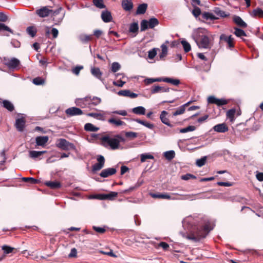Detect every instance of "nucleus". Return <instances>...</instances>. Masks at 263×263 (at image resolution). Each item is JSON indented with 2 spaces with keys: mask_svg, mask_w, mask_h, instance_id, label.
<instances>
[{
  "mask_svg": "<svg viewBox=\"0 0 263 263\" xmlns=\"http://www.w3.org/2000/svg\"><path fill=\"white\" fill-rule=\"evenodd\" d=\"M147 8V4L143 3L142 4L139 5L137 9L136 14H144L146 11Z\"/></svg>",
  "mask_w": 263,
  "mask_h": 263,
  "instance_id": "28",
  "label": "nucleus"
},
{
  "mask_svg": "<svg viewBox=\"0 0 263 263\" xmlns=\"http://www.w3.org/2000/svg\"><path fill=\"white\" fill-rule=\"evenodd\" d=\"M175 156V153L174 151H167L164 153V157L168 160H171Z\"/></svg>",
  "mask_w": 263,
  "mask_h": 263,
  "instance_id": "44",
  "label": "nucleus"
},
{
  "mask_svg": "<svg viewBox=\"0 0 263 263\" xmlns=\"http://www.w3.org/2000/svg\"><path fill=\"white\" fill-rule=\"evenodd\" d=\"M234 34L238 37L246 36V32L241 29L238 28H235Z\"/></svg>",
  "mask_w": 263,
  "mask_h": 263,
  "instance_id": "45",
  "label": "nucleus"
},
{
  "mask_svg": "<svg viewBox=\"0 0 263 263\" xmlns=\"http://www.w3.org/2000/svg\"><path fill=\"white\" fill-rule=\"evenodd\" d=\"M118 95L121 96L127 97L133 99L136 98L138 96V94L133 92L128 89L120 90L118 91Z\"/></svg>",
  "mask_w": 263,
  "mask_h": 263,
  "instance_id": "14",
  "label": "nucleus"
},
{
  "mask_svg": "<svg viewBox=\"0 0 263 263\" xmlns=\"http://www.w3.org/2000/svg\"><path fill=\"white\" fill-rule=\"evenodd\" d=\"M170 91V88L154 85L151 88L152 94H155L161 92H168Z\"/></svg>",
  "mask_w": 263,
  "mask_h": 263,
  "instance_id": "9",
  "label": "nucleus"
},
{
  "mask_svg": "<svg viewBox=\"0 0 263 263\" xmlns=\"http://www.w3.org/2000/svg\"><path fill=\"white\" fill-rule=\"evenodd\" d=\"M83 68V66H77L72 69V72L76 75H78L81 70Z\"/></svg>",
  "mask_w": 263,
  "mask_h": 263,
  "instance_id": "61",
  "label": "nucleus"
},
{
  "mask_svg": "<svg viewBox=\"0 0 263 263\" xmlns=\"http://www.w3.org/2000/svg\"><path fill=\"white\" fill-rule=\"evenodd\" d=\"M236 113V110L234 108L229 110L226 114L227 117L230 119L231 121L234 120V116Z\"/></svg>",
  "mask_w": 263,
  "mask_h": 263,
  "instance_id": "41",
  "label": "nucleus"
},
{
  "mask_svg": "<svg viewBox=\"0 0 263 263\" xmlns=\"http://www.w3.org/2000/svg\"><path fill=\"white\" fill-rule=\"evenodd\" d=\"M148 27L149 28L153 29L155 26H157L159 22L157 18L155 17L151 18L148 21Z\"/></svg>",
  "mask_w": 263,
  "mask_h": 263,
  "instance_id": "35",
  "label": "nucleus"
},
{
  "mask_svg": "<svg viewBox=\"0 0 263 263\" xmlns=\"http://www.w3.org/2000/svg\"><path fill=\"white\" fill-rule=\"evenodd\" d=\"M213 129L218 133H226L228 131V127L225 123L218 124L215 125Z\"/></svg>",
  "mask_w": 263,
  "mask_h": 263,
  "instance_id": "15",
  "label": "nucleus"
},
{
  "mask_svg": "<svg viewBox=\"0 0 263 263\" xmlns=\"http://www.w3.org/2000/svg\"><path fill=\"white\" fill-rule=\"evenodd\" d=\"M84 129L87 132H97L99 128L96 127L91 123H86L84 126Z\"/></svg>",
  "mask_w": 263,
  "mask_h": 263,
  "instance_id": "32",
  "label": "nucleus"
},
{
  "mask_svg": "<svg viewBox=\"0 0 263 263\" xmlns=\"http://www.w3.org/2000/svg\"><path fill=\"white\" fill-rule=\"evenodd\" d=\"M125 139L119 135L116 136V138H110L108 136H104L101 138V142L104 146H106V144L110 146L112 149L118 148L120 142H124Z\"/></svg>",
  "mask_w": 263,
  "mask_h": 263,
  "instance_id": "2",
  "label": "nucleus"
},
{
  "mask_svg": "<svg viewBox=\"0 0 263 263\" xmlns=\"http://www.w3.org/2000/svg\"><path fill=\"white\" fill-rule=\"evenodd\" d=\"M161 52L159 54V58L161 60H164V58L167 54L168 48L166 45L164 44L161 46Z\"/></svg>",
  "mask_w": 263,
  "mask_h": 263,
  "instance_id": "26",
  "label": "nucleus"
},
{
  "mask_svg": "<svg viewBox=\"0 0 263 263\" xmlns=\"http://www.w3.org/2000/svg\"><path fill=\"white\" fill-rule=\"evenodd\" d=\"M208 102L209 104H216L218 106H221L227 104L229 101L224 99H218L213 96H211L208 98Z\"/></svg>",
  "mask_w": 263,
  "mask_h": 263,
  "instance_id": "6",
  "label": "nucleus"
},
{
  "mask_svg": "<svg viewBox=\"0 0 263 263\" xmlns=\"http://www.w3.org/2000/svg\"><path fill=\"white\" fill-rule=\"evenodd\" d=\"M214 13L218 16L221 17H226L229 15V14H226V12L220 9L219 8H215L214 10Z\"/></svg>",
  "mask_w": 263,
  "mask_h": 263,
  "instance_id": "40",
  "label": "nucleus"
},
{
  "mask_svg": "<svg viewBox=\"0 0 263 263\" xmlns=\"http://www.w3.org/2000/svg\"><path fill=\"white\" fill-rule=\"evenodd\" d=\"M252 15L254 17H263V11L261 9L257 8L252 11Z\"/></svg>",
  "mask_w": 263,
  "mask_h": 263,
  "instance_id": "42",
  "label": "nucleus"
},
{
  "mask_svg": "<svg viewBox=\"0 0 263 263\" xmlns=\"http://www.w3.org/2000/svg\"><path fill=\"white\" fill-rule=\"evenodd\" d=\"M47 152L46 151H30L29 152V156L30 158L33 159H35L39 158L44 154H45Z\"/></svg>",
  "mask_w": 263,
  "mask_h": 263,
  "instance_id": "25",
  "label": "nucleus"
},
{
  "mask_svg": "<svg viewBox=\"0 0 263 263\" xmlns=\"http://www.w3.org/2000/svg\"><path fill=\"white\" fill-rule=\"evenodd\" d=\"M181 43L183 46L185 52H188L191 50V45L187 42H186V41H182L181 42Z\"/></svg>",
  "mask_w": 263,
  "mask_h": 263,
  "instance_id": "49",
  "label": "nucleus"
},
{
  "mask_svg": "<svg viewBox=\"0 0 263 263\" xmlns=\"http://www.w3.org/2000/svg\"><path fill=\"white\" fill-rule=\"evenodd\" d=\"M134 121H135L136 122L141 124L145 127L149 128V129H153L154 127V125L153 124L147 122L145 121L140 120L139 119H135Z\"/></svg>",
  "mask_w": 263,
  "mask_h": 263,
  "instance_id": "37",
  "label": "nucleus"
},
{
  "mask_svg": "<svg viewBox=\"0 0 263 263\" xmlns=\"http://www.w3.org/2000/svg\"><path fill=\"white\" fill-rule=\"evenodd\" d=\"M195 129H196L195 126H193V125H190L185 128H181L180 130V132L181 133H187L189 132L194 131L195 130Z\"/></svg>",
  "mask_w": 263,
  "mask_h": 263,
  "instance_id": "52",
  "label": "nucleus"
},
{
  "mask_svg": "<svg viewBox=\"0 0 263 263\" xmlns=\"http://www.w3.org/2000/svg\"><path fill=\"white\" fill-rule=\"evenodd\" d=\"M22 180L25 182H28L31 184H36L40 182V181L32 177H23Z\"/></svg>",
  "mask_w": 263,
  "mask_h": 263,
  "instance_id": "39",
  "label": "nucleus"
},
{
  "mask_svg": "<svg viewBox=\"0 0 263 263\" xmlns=\"http://www.w3.org/2000/svg\"><path fill=\"white\" fill-rule=\"evenodd\" d=\"M121 68L120 65L117 62H114L111 65V71L116 72Z\"/></svg>",
  "mask_w": 263,
  "mask_h": 263,
  "instance_id": "57",
  "label": "nucleus"
},
{
  "mask_svg": "<svg viewBox=\"0 0 263 263\" xmlns=\"http://www.w3.org/2000/svg\"><path fill=\"white\" fill-rule=\"evenodd\" d=\"M92 3L93 5L98 8L104 9L106 8V6L104 4V0H93Z\"/></svg>",
  "mask_w": 263,
  "mask_h": 263,
  "instance_id": "36",
  "label": "nucleus"
},
{
  "mask_svg": "<svg viewBox=\"0 0 263 263\" xmlns=\"http://www.w3.org/2000/svg\"><path fill=\"white\" fill-rule=\"evenodd\" d=\"M101 102V98L97 97H91L90 96L79 99L77 101V104L82 108L86 107L87 105L88 107H90L91 105L96 106L100 104Z\"/></svg>",
  "mask_w": 263,
  "mask_h": 263,
  "instance_id": "3",
  "label": "nucleus"
},
{
  "mask_svg": "<svg viewBox=\"0 0 263 263\" xmlns=\"http://www.w3.org/2000/svg\"><path fill=\"white\" fill-rule=\"evenodd\" d=\"M33 83L36 85H42L44 84L45 80L41 77H36L33 79Z\"/></svg>",
  "mask_w": 263,
  "mask_h": 263,
  "instance_id": "55",
  "label": "nucleus"
},
{
  "mask_svg": "<svg viewBox=\"0 0 263 263\" xmlns=\"http://www.w3.org/2000/svg\"><path fill=\"white\" fill-rule=\"evenodd\" d=\"M139 26L138 22L131 23L129 27V32L134 34L133 36H135L138 32Z\"/></svg>",
  "mask_w": 263,
  "mask_h": 263,
  "instance_id": "24",
  "label": "nucleus"
},
{
  "mask_svg": "<svg viewBox=\"0 0 263 263\" xmlns=\"http://www.w3.org/2000/svg\"><path fill=\"white\" fill-rule=\"evenodd\" d=\"M149 28L148 21L143 20L140 24V30L141 31H144Z\"/></svg>",
  "mask_w": 263,
  "mask_h": 263,
  "instance_id": "46",
  "label": "nucleus"
},
{
  "mask_svg": "<svg viewBox=\"0 0 263 263\" xmlns=\"http://www.w3.org/2000/svg\"><path fill=\"white\" fill-rule=\"evenodd\" d=\"M92 229L99 234H103L106 232V229L104 228L93 226Z\"/></svg>",
  "mask_w": 263,
  "mask_h": 263,
  "instance_id": "59",
  "label": "nucleus"
},
{
  "mask_svg": "<svg viewBox=\"0 0 263 263\" xmlns=\"http://www.w3.org/2000/svg\"><path fill=\"white\" fill-rule=\"evenodd\" d=\"M80 39L83 42H87L92 40V37L91 35H84L81 36Z\"/></svg>",
  "mask_w": 263,
  "mask_h": 263,
  "instance_id": "64",
  "label": "nucleus"
},
{
  "mask_svg": "<svg viewBox=\"0 0 263 263\" xmlns=\"http://www.w3.org/2000/svg\"><path fill=\"white\" fill-rule=\"evenodd\" d=\"M101 18L105 23L110 22L112 20V16L109 11H103L101 13Z\"/></svg>",
  "mask_w": 263,
  "mask_h": 263,
  "instance_id": "21",
  "label": "nucleus"
},
{
  "mask_svg": "<svg viewBox=\"0 0 263 263\" xmlns=\"http://www.w3.org/2000/svg\"><path fill=\"white\" fill-rule=\"evenodd\" d=\"M143 183V180H138L137 182L135 184L134 186L130 187L128 189L124 190L123 192L124 193H129L132 192L135 190H136L138 187H139Z\"/></svg>",
  "mask_w": 263,
  "mask_h": 263,
  "instance_id": "29",
  "label": "nucleus"
},
{
  "mask_svg": "<svg viewBox=\"0 0 263 263\" xmlns=\"http://www.w3.org/2000/svg\"><path fill=\"white\" fill-rule=\"evenodd\" d=\"M65 113L67 116L71 117L73 116L81 115L83 114V111L79 108L72 107L67 108L65 110Z\"/></svg>",
  "mask_w": 263,
  "mask_h": 263,
  "instance_id": "10",
  "label": "nucleus"
},
{
  "mask_svg": "<svg viewBox=\"0 0 263 263\" xmlns=\"http://www.w3.org/2000/svg\"><path fill=\"white\" fill-rule=\"evenodd\" d=\"M4 31H7L12 33V30L9 27L4 24L0 23V32Z\"/></svg>",
  "mask_w": 263,
  "mask_h": 263,
  "instance_id": "58",
  "label": "nucleus"
},
{
  "mask_svg": "<svg viewBox=\"0 0 263 263\" xmlns=\"http://www.w3.org/2000/svg\"><path fill=\"white\" fill-rule=\"evenodd\" d=\"M27 32L31 37H34L36 35V29L34 27L30 26L27 28Z\"/></svg>",
  "mask_w": 263,
  "mask_h": 263,
  "instance_id": "47",
  "label": "nucleus"
},
{
  "mask_svg": "<svg viewBox=\"0 0 263 263\" xmlns=\"http://www.w3.org/2000/svg\"><path fill=\"white\" fill-rule=\"evenodd\" d=\"M167 115H168V112L165 110H163L161 112V113L160 114V118L163 123L166 124V125H167L169 127H173V125H172L170 123L168 119L167 118L166 116Z\"/></svg>",
  "mask_w": 263,
  "mask_h": 263,
  "instance_id": "19",
  "label": "nucleus"
},
{
  "mask_svg": "<svg viewBox=\"0 0 263 263\" xmlns=\"http://www.w3.org/2000/svg\"><path fill=\"white\" fill-rule=\"evenodd\" d=\"M87 116L88 117H93L98 120H105V116L104 114H100V113H95V112H90L87 114Z\"/></svg>",
  "mask_w": 263,
  "mask_h": 263,
  "instance_id": "30",
  "label": "nucleus"
},
{
  "mask_svg": "<svg viewBox=\"0 0 263 263\" xmlns=\"http://www.w3.org/2000/svg\"><path fill=\"white\" fill-rule=\"evenodd\" d=\"M49 140V137L47 136H37L35 138V143L36 145L35 147H37L38 146H41L42 147L45 146L46 143L48 142Z\"/></svg>",
  "mask_w": 263,
  "mask_h": 263,
  "instance_id": "11",
  "label": "nucleus"
},
{
  "mask_svg": "<svg viewBox=\"0 0 263 263\" xmlns=\"http://www.w3.org/2000/svg\"><path fill=\"white\" fill-rule=\"evenodd\" d=\"M14 249V248L6 245H4L2 247V250L4 251V252L5 254H9L11 253Z\"/></svg>",
  "mask_w": 263,
  "mask_h": 263,
  "instance_id": "56",
  "label": "nucleus"
},
{
  "mask_svg": "<svg viewBox=\"0 0 263 263\" xmlns=\"http://www.w3.org/2000/svg\"><path fill=\"white\" fill-rule=\"evenodd\" d=\"M10 68L14 69L19 67L20 65V61L16 58H12L6 64Z\"/></svg>",
  "mask_w": 263,
  "mask_h": 263,
  "instance_id": "18",
  "label": "nucleus"
},
{
  "mask_svg": "<svg viewBox=\"0 0 263 263\" xmlns=\"http://www.w3.org/2000/svg\"><path fill=\"white\" fill-rule=\"evenodd\" d=\"M45 185L52 190L60 189L62 186L61 183L59 181H46Z\"/></svg>",
  "mask_w": 263,
  "mask_h": 263,
  "instance_id": "17",
  "label": "nucleus"
},
{
  "mask_svg": "<svg viewBox=\"0 0 263 263\" xmlns=\"http://www.w3.org/2000/svg\"><path fill=\"white\" fill-rule=\"evenodd\" d=\"M52 12V10L50 9L47 6L42 7L40 9L35 10V14L40 17H48Z\"/></svg>",
  "mask_w": 263,
  "mask_h": 263,
  "instance_id": "8",
  "label": "nucleus"
},
{
  "mask_svg": "<svg viewBox=\"0 0 263 263\" xmlns=\"http://www.w3.org/2000/svg\"><path fill=\"white\" fill-rule=\"evenodd\" d=\"M205 29L199 28L193 35V37L199 48L210 49L211 47L210 39L205 34Z\"/></svg>",
  "mask_w": 263,
  "mask_h": 263,
  "instance_id": "1",
  "label": "nucleus"
},
{
  "mask_svg": "<svg viewBox=\"0 0 263 263\" xmlns=\"http://www.w3.org/2000/svg\"><path fill=\"white\" fill-rule=\"evenodd\" d=\"M97 161L98 162L95 163L92 166V171L93 172L98 171L104 167L105 164V158L103 156L99 155L97 157Z\"/></svg>",
  "mask_w": 263,
  "mask_h": 263,
  "instance_id": "7",
  "label": "nucleus"
},
{
  "mask_svg": "<svg viewBox=\"0 0 263 263\" xmlns=\"http://www.w3.org/2000/svg\"><path fill=\"white\" fill-rule=\"evenodd\" d=\"M159 50V49L157 48H153L152 50H149L148 52V58L149 59H153L155 56L157 55V50Z\"/></svg>",
  "mask_w": 263,
  "mask_h": 263,
  "instance_id": "51",
  "label": "nucleus"
},
{
  "mask_svg": "<svg viewBox=\"0 0 263 263\" xmlns=\"http://www.w3.org/2000/svg\"><path fill=\"white\" fill-rule=\"evenodd\" d=\"M154 157L153 155L148 154H143L141 155V162H144L147 159H154Z\"/></svg>",
  "mask_w": 263,
  "mask_h": 263,
  "instance_id": "48",
  "label": "nucleus"
},
{
  "mask_svg": "<svg viewBox=\"0 0 263 263\" xmlns=\"http://www.w3.org/2000/svg\"><path fill=\"white\" fill-rule=\"evenodd\" d=\"M91 72L93 76L101 80L102 73L98 67H93L91 68Z\"/></svg>",
  "mask_w": 263,
  "mask_h": 263,
  "instance_id": "31",
  "label": "nucleus"
},
{
  "mask_svg": "<svg viewBox=\"0 0 263 263\" xmlns=\"http://www.w3.org/2000/svg\"><path fill=\"white\" fill-rule=\"evenodd\" d=\"M108 122L111 124L115 125L116 126H119L125 124L123 121L121 120H117L115 118H110L108 120Z\"/></svg>",
  "mask_w": 263,
  "mask_h": 263,
  "instance_id": "38",
  "label": "nucleus"
},
{
  "mask_svg": "<svg viewBox=\"0 0 263 263\" xmlns=\"http://www.w3.org/2000/svg\"><path fill=\"white\" fill-rule=\"evenodd\" d=\"M116 172L117 170L115 168H107L103 170L100 174V176L103 178H106L116 174Z\"/></svg>",
  "mask_w": 263,
  "mask_h": 263,
  "instance_id": "13",
  "label": "nucleus"
},
{
  "mask_svg": "<svg viewBox=\"0 0 263 263\" xmlns=\"http://www.w3.org/2000/svg\"><path fill=\"white\" fill-rule=\"evenodd\" d=\"M122 7L126 11H130L133 8L132 0H122Z\"/></svg>",
  "mask_w": 263,
  "mask_h": 263,
  "instance_id": "16",
  "label": "nucleus"
},
{
  "mask_svg": "<svg viewBox=\"0 0 263 263\" xmlns=\"http://www.w3.org/2000/svg\"><path fill=\"white\" fill-rule=\"evenodd\" d=\"M133 112L137 115H144L145 114V109L142 106L135 107L132 110Z\"/></svg>",
  "mask_w": 263,
  "mask_h": 263,
  "instance_id": "34",
  "label": "nucleus"
},
{
  "mask_svg": "<svg viewBox=\"0 0 263 263\" xmlns=\"http://www.w3.org/2000/svg\"><path fill=\"white\" fill-rule=\"evenodd\" d=\"M165 83H171L173 85L178 86L180 83V81L178 79L166 78Z\"/></svg>",
  "mask_w": 263,
  "mask_h": 263,
  "instance_id": "43",
  "label": "nucleus"
},
{
  "mask_svg": "<svg viewBox=\"0 0 263 263\" xmlns=\"http://www.w3.org/2000/svg\"><path fill=\"white\" fill-rule=\"evenodd\" d=\"M125 137L127 138L130 139V140L134 139L137 137L138 134L133 132H127L125 133Z\"/></svg>",
  "mask_w": 263,
  "mask_h": 263,
  "instance_id": "50",
  "label": "nucleus"
},
{
  "mask_svg": "<svg viewBox=\"0 0 263 263\" xmlns=\"http://www.w3.org/2000/svg\"><path fill=\"white\" fill-rule=\"evenodd\" d=\"M55 145L57 147L64 151L74 150L76 149V146L73 143L63 138L58 139L56 141Z\"/></svg>",
  "mask_w": 263,
  "mask_h": 263,
  "instance_id": "5",
  "label": "nucleus"
},
{
  "mask_svg": "<svg viewBox=\"0 0 263 263\" xmlns=\"http://www.w3.org/2000/svg\"><path fill=\"white\" fill-rule=\"evenodd\" d=\"M202 16L204 19H205L206 20H210L213 21L219 18L218 17H217L213 15L212 13L209 12H204L202 14Z\"/></svg>",
  "mask_w": 263,
  "mask_h": 263,
  "instance_id": "33",
  "label": "nucleus"
},
{
  "mask_svg": "<svg viewBox=\"0 0 263 263\" xmlns=\"http://www.w3.org/2000/svg\"><path fill=\"white\" fill-rule=\"evenodd\" d=\"M151 196L154 198L170 199L171 196L167 194L151 193Z\"/></svg>",
  "mask_w": 263,
  "mask_h": 263,
  "instance_id": "27",
  "label": "nucleus"
},
{
  "mask_svg": "<svg viewBox=\"0 0 263 263\" xmlns=\"http://www.w3.org/2000/svg\"><path fill=\"white\" fill-rule=\"evenodd\" d=\"M26 120L23 118H18L16 120L15 126L19 132H23L25 127Z\"/></svg>",
  "mask_w": 263,
  "mask_h": 263,
  "instance_id": "12",
  "label": "nucleus"
},
{
  "mask_svg": "<svg viewBox=\"0 0 263 263\" xmlns=\"http://www.w3.org/2000/svg\"><path fill=\"white\" fill-rule=\"evenodd\" d=\"M205 235L204 231L201 227H196L187 234L185 238L187 239L192 240L195 242H198L201 239L204 238Z\"/></svg>",
  "mask_w": 263,
  "mask_h": 263,
  "instance_id": "4",
  "label": "nucleus"
},
{
  "mask_svg": "<svg viewBox=\"0 0 263 263\" xmlns=\"http://www.w3.org/2000/svg\"><path fill=\"white\" fill-rule=\"evenodd\" d=\"M181 178L182 180H188L189 179H196V177L191 174H186L185 175H182L181 176Z\"/></svg>",
  "mask_w": 263,
  "mask_h": 263,
  "instance_id": "54",
  "label": "nucleus"
},
{
  "mask_svg": "<svg viewBox=\"0 0 263 263\" xmlns=\"http://www.w3.org/2000/svg\"><path fill=\"white\" fill-rule=\"evenodd\" d=\"M191 101H189L184 105L181 106L180 107L176 109V110L173 114V115L176 116L183 114L185 111V108L189 106L191 104Z\"/></svg>",
  "mask_w": 263,
  "mask_h": 263,
  "instance_id": "20",
  "label": "nucleus"
},
{
  "mask_svg": "<svg viewBox=\"0 0 263 263\" xmlns=\"http://www.w3.org/2000/svg\"><path fill=\"white\" fill-rule=\"evenodd\" d=\"M206 161V157L204 156V157H202L200 159H198L196 161V164L198 166L201 167L205 164Z\"/></svg>",
  "mask_w": 263,
  "mask_h": 263,
  "instance_id": "53",
  "label": "nucleus"
},
{
  "mask_svg": "<svg viewBox=\"0 0 263 263\" xmlns=\"http://www.w3.org/2000/svg\"><path fill=\"white\" fill-rule=\"evenodd\" d=\"M192 13L196 17H197L201 14V9L198 7H195L193 10Z\"/></svg>",
  "mask_w": 263,
  "mask_h": 263,
  "instance_id": "60",
  "label": "nucleus"
},
{
  "mask_svg": "<svg viewBox=\"0 0 263 263\" xmlns=\"http://www.w3.org/2000/svg\"><path fill=\"white\" fill-rule=\"evenodd\" d=\"M0 103L3 104V106L9 111H12L14 109L13 104L8 100H1Z\"/></svg>",
  "mask_w": 263,
  "mask_h": 263,
  "instance_id": "23",
  "label": "nucleus"
},
{
  "mask_svg": "<svg viewBox=\"0 0 263 263\" xmlns=\"http://www.w3.org/2000/svg\"><path fill=\"white\" fill-rule=\"evenodd\" d=\"M233 21L234 23L242 28H246L247 27V24L242 20V18L237 15L234 16L233 18Z\"/></svg>",
  "mask_w": 263,
  "mask_h": 263,
  "instance_id": "22",
  "label": "nucleus"
},
{
  "mask_svg": "<svg viewBox=\"0 0 263 263\" xmlns=\"http://www.w3.org/2000/svg\"><path fill=\"white\" fill-rule=\"evenodd\" d=\"M201 227L202 228V230L204 231V233L205 236H206L210 231L212 230L209 224H205L204 226Z\"/></svg>",
  "mask_w": 263,
  "mask_h": 263,
  "instance_id": "63",
  "label": "nucleus"
},
{
  "mask_svg": "<svg viewBox=\"0 0 263 263\" xmlns=\"http://www.w3.org/2000/svg\"><path fill=\"white\" fill-rule=\"evenodd\" d=\"M107 199L108 200H112L114 198L117 197L118 193L115 192H110L109 194H106Z\"/></svg>",
  "mask_w": 263,
  "mask_h": 263,
  "instance_id": "62",
  "label": "nucleus"
}]
</instances>
